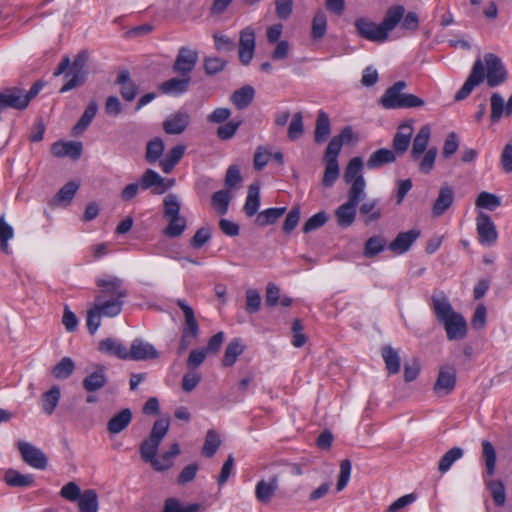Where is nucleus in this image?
<instances>
[{"label":"nucleus","instance_id":"obj_1","mask_svg":"<svg viewBox=\"0 0 512 512\" xmlns=\"http://www.w3.org/2000/svg\"><path fill=\"white\" fill-rule=\"evenodd\" d=\"M98 290L93 306L87 312V329L90 334H95L101 325V318H113L118 316L128 297L129 292L124 280L113 275L96 279Z\"/></svg>","mask_w":512,"mask_h":512},{"label":"nucleus","instance_id":"obj_2","mask_svg":"<svg viewBox=\"0 0 512 512\" xmlns=\"http://www.w3.org/2000/svg\"><path fill=\"white\" fill-rule=\"evenodd\" d=\"M508 79V72L500 57L494 53H486L483 59H476L470 75L460 90L455 94V101L466 99L473 89L486 80L490 88L497 87Z\"/></svg>","mask_w":512,"mask_h":512},{"label":"nucleus","instance_id":"obj_3","mask_svg":"<svg viewBox=\"0 0 512 512\" xmlns=\"http://www.w3.org/2000/svg\"><path fill=\"white\" fill-rule=\"evenodd\" d=\"M431 301L436 319L444 327L447 339H464L467 335V322L462 314L454 311L445 293L432 295Z\"/></svg>","mask_w":512,"mask_h":512},{"label":"nucleus","instance_id":"obj_4","mask_svg":"<svg viewBox=\"0 0 512 512\" xmlns=\"http://www.w3.org/2000/svg\"><path fill=\"white\" fill-rule=\"evenodd\" d=\"M406 88L405 81H397L385 90L379 100L380 105L385 109H409L424 106L425 101L414 94L405 93Z\"/></svg>","mask_w":512,"mask_h":512},{"label":"nucleus","instance_id":"obj_5","mask_svg":"<svg viewBox=\"0 0 512 512\" xmlns=\"http://www.w3.org/2000/svg\"><path fill=\"white\" fill-rule=\"evenodd\" d=\"M176 304L182 310L185 319L177 348V354L182 355L191 344L190 338L196 339L198 337L199 325L195 318L193 308L185 300L178 299Z\"/></svg>","mask_w":512,"mask_h":512},{"label":"nucleus","instance_id":"obj_6","mask_svg":"<svg viewBox=\"0 0 512 512\" xmlns=\"http://www.w3.org/2000/svg\"><path fill=\"white\" fill-rule=\"evenodd\" d=\"M88 61L89 53L87 50L80 51L74 57L72 64L70 63V71L65 75V78H68L70 75L71 78L61 87L60 93L68 92L85 82L88 74L86 70Z\"/></svg>","mask_w":512,"mask_h":512},{"label":"nucleus","instance_id":"obj_7","mask_svg":"<svg viewBox=\"0 0 512 512\" xmlns=\"http://www.w3.org/2000/svg\"><path fill=\"white\" fill-rule=\"evenodd\" d=\"M16 445L22 460L27 465L38 470L46 469L48 465V458L40 448L23 440H19Z\"/></svg>","mask_w":512,"mask_h":512},{"label":"nucleus","instance_id":"obj_8","mask_svg":"<svg viewBox=\"0 0 512 512\" xmlns=\"http://www.w3.org/2000/svg\"><path fill=\"white\" fill-rule=\"evenodd\" d=\"M199 59L197 50L182 46L178 50V54L172 65V71L179 76H191V72L195 69Z\"/></svg>","mask_w":512,"mask_h":512},{"label":"nucleus","instance_id":"obj_9","mask_svg":"<svg viewBox=\"0 0 512 512\" xmlns=\"http://www.w3.org/2000/svg\"><path fill=\"white\" fill-rule=\"evenodd\" d=\"M456 386V369L450 365L441 366L438 377L434 383L433 391L438 397L452 393Z\"/></svg>","mask_w":512,"mask_h":512},{"label":"nucleus","instance_id":"obj_10","mask_svg":"<svg viewBox=\"0 0 512 512\" xmlns=\"http://www.w3.org/2000/svg\"><path fill=\"white\" fill-rule=\"evenodd\" d=\"M283 476L282 471H276L268 479H261L255 486V497L263 504L271 502L279 487V479Z\"/></svg>","mask_w":512,"mask_h":512},{"label":"nucleus","instance_id":"obj_11","mask_svg":"<svg viewBox=\"0 0 512 512\" xmlns=\"http://www.w3.org/2000/svg\"><path fill=\"white\" fill-rule=\"evenodd\" d=\"M354 24L362 38L378 43L386 41L385 33L382 32L380 24H376L367 18H358Z\"/></svg>","mask_w":512,"mask_h":512},{"label":"nucleus","instance_id":"obj_12","mask_svg":"<svg viewBox=\"0 0 512 512\" xmlns=\"http://www.w3.org/2000/svg\"><path fill=\"white\" fill-rule=\"evenodd\" d=\"M159 357V353L156 348L143 341L140 338H136L131 343V347L128 350V359L133 361H145L150 359H156Z\"/></svg>","mask_w":512,"mask_h":512},{"label":"nucleus","instance_id":"obj_13","mask_svg":"<svg viewBox=\"0 0 512 512\" xmlns=\"http://www.w3.org/2000/svg\"><path fill=\"white\" fill-rule=\"evenodd\" d=\"M160 444V442L148 437L140 444L139 448L141 459L144 462L150 463L156 471L167 469V464H162L160 459H156Z\"/></svg>","mask_w":512,"mask_h":512},{"label":"nucleus","instance_id":"obj_14","mask_svg":"<svg viewBox=\"0 0 512 512\" xmlns=\"http://www.w3.org/2000/svg\"><path fill=\"white\" fill-rule=\"evenodd\" d=\"M28 104L29 98H25L22 90L18 88H7L0 92V110L4 108L23 110Z\"/></svg>","mask_w":512,"mask_h":512},{"label":"nucleus","instance_id":"obj_15","mask_svg":"<svg viewBox=\"0 0 512 512\" xmlns=\"http://www.w3.org/2000/svg\"><path fill=\"white\" fill-rule=\"evenodd\" d=\"M255 49V32L252 28L247 27L240 33L239 40V60L243 65H248L253 56Z\"/></svg>","mask_w":512,"mask_h":512},{"label":"nucleus","instance_id":"obj_16","mask_svg":"<svg viewBox=\"0 0 512 512\" xmlns=\"http://www.w3.org/2000/svg\"><path fill=\"white\" fill-rule=\"evenodd\" d=\"M454 199V189L447 184L442 185L432 206V216L435 218L442 216L452 206Z\"/></svg>","mask_w":512,"mask_h":512},{"label":"nucleus","instance_id":"obj_17","mask_svg":"<svg viewBox=\"0 0 512 512\" xmlns=\"http://www.w3.org/2000/svg\"><path fill=\"white\" fill-rule=\"evenodd\" d=\"M476 221L479 242L487 245L493 244L497 240V231L491 217L485 213H481L478 215Z\"/></svg>","mask_w":512,"mask_h":512},{"label":"nucleus","instance_id":"obj_18","mask_svg":"<svg viewBox=\"0 0 512 512\" xmlns=\"http://www.w3.org/2000/svg\"><path fill=\"white\" fill-rule=\"evenodd\" d=\"M190 116L186 111L179 110L166 118L163 122V129L167 134L178 135L188 127Z\"/></svg>","mask_w":512,"mask_h":512},{"label":"nucleus","instance_id":"obj_19","mask_svg":"<svg viewBox=\"0 0 512 512\" xmlns=\"http://www.w3.org/2000/svg\"><path fill=\"white\" fill-rule=\"evenodd\" d=\"M191 76L170 78L159 85V90L166 95L180 96L189 90Z\"/></svg>","mask_w":512,"mask_h":512},{"label":"nucleus","instance_id":"obj_20","mask_svg":"<svg viewBox=\"0 0 512 512\" xmlns=\"http://www.w3.org/2000/svg\"><path fill=\"white\" fill-rule=\"evenodd\" d=\"M94 368V371L82 381V386L88 393L102 389L107 383L106 367L102 364H96Z\"/></svg>","mask_w":512,"mask_h":512},{"label":"nucleus","instance_id":"obj_21","mask_svg":"<svg viewBox=\"0 0 512 512\" xmlns=\"http://www.w3.org/2000/svg\"><path fill=\"white\" fill-rule=\"evenodd\" d=\"M420 236V231L417 229H411L406 232H400L396 238L389 244L388 248L396 253L403 254L407 252L412 244Z\"/></svg>","mask_w":512,"mask_h":512},{"label":"nucleus","instance_id":"obj_22","mask_svg":"<svg viewBox=\"0 0 512 512\" xmlns=\"http://www.w3.org/2000/svg\"><path fill=\"white\" fill-rule=\"evenodd\" d=\"M338 156L336 154H330L325 150L323 160L325 162V170L322 178V184L325 187H331L339 177V164Z\"/></svg>","mask_w":512,"mask_h":512},{"label":"nucleus","instance_id":"obj_23","mask_svg":"<svg viewBox=\"0 0 512 512\" xmlns=\"http://www.w3.org/2000/svg\"><path fill=\"white\" fill-rule=\"evenodd\" d=\"M115 83L120 86V94L124 100L131 102L135 99L138 93V86L132 81L128 70L120 71Z\"/></svg>","mask_w":512,"mask_h":512},{"label":"nucleus","instance_id":"obj_24","mask_svg":"<svg viewBox=\"0 0 512 512\" xmlns=\"http://www.w3.org/2000/svg\"><path fill=\"white\" fill-rule=\"evenodd\" d=\"M405 13V8L402 5H395L386 11L380 27L384 31L386 40L389 37V32L392 31L402 20Z\"/></svg>","mask_w":512,"mask_h":512},{"label":"nucleus","instance_id":"obj_25","mask_svg":"<svg viewBox=\"0 0 512 512\" xmlns=\"http://www.w3.org/2000/svg\"><path fill=\"white\" fill-rule=\"evenodd\" d=\"M98 350L101 353L116 356L119 359H128V349L114 338H105L98 344Z\"/></svg>","mask_w":512,"mask_h":512},{"label":"nucleus","instance_id":"obj_26","mask_svg":"<svg viewBox=\"0 0 512 512\" xmlns=\"http://www.w3.org/2000/svg\"><path fill=\"white\" fill-rule=\"evenodd\" d=\"M430 133V127L428 125H424L415 136L410 153V156L414 161L419 160L421 155L426 151L430 139Z\"/></svg>","mask_w":512,"mask_h":512},{"label":"nucleus","instance_id":"obj_27","mask_svg":"<svg viewBox=\"0 0 512 512\" xmlns=\"http://www.w3.org/2000/svg\"><path fill=\"white\" fill-rule=\"evenodd\" d=\"M356 139L355 134L353 132V128L351 126H345L340 134L334 136L330 142L328 143V146L326 148V151H328L330 154H336L339 155L342 149V146L345 143L352 142Z\"/></svg>","mask_w":512,"mask_h":512},{"label":"nucleus","instance_id":"obj_28","mask_svg":"<svg viewBox=\"0 0 512 512\" xmlns=\"http://www.w3.org/2000/svg\"><path fill=\"white\" fill-rule=\"evenodd\" d=\"M132 421V411L129 408L122 409L107 423V430L111 434H118L125 430Z\"/></svg>","mask_w":512,"mask_h":512},{"label":"nucleus","instance_id":"obj_29","mask_svg":"<svg viewBox=\"0 0 512 512\" xmlns=\"http://www.w3.org/2000/svg\"><path fill=\"white\" fill-rule=\"evenodd\" d=\"M4 481L10 487H30L34 484L35 478L32 474H22L15 469H8L4 474Z\"/></svg>","mask_w":512,"mask_h":512},{"label":"nucleus","instance_id":"obj_30","mask_svg":"<svg viewBox=\"0 0 512 512\" xmlns=\"http://www.w3.org/2000/svg\"><path fill=\"white\" fill-rule=\"evenodd\" d=\"M396 161V154L394 151L380 148L373 152L367 160V167L369 169H377L385 164H390Z\"/></svg>","mask_w":512,"mask_h":512},{"label":"nucleus","instance_id":"obj_31","mask_svg":"<svg viewBox=\"0 0 512 512\" xmlns=\"http://www.w3.org/2000/svg\"><path fill=\"white\" fill-rule=\"evenodd\" d=\"M331 133V123L329 116L323 110L318 111L315 131H314V141L318 144L325 142Z\"/></svg>","mask_w":512,"mask_h":512},{"label":"nucleus","instance_id":"obj_32","mask_svg":"<svg viewBox=\"0 0 512 512\" xmlns=\"http://www.w3.org/2000/svg\"><path fill=\"white\" fill-rule=\"evenodd\" d=\"M186 150L185 145H177L167 152L165 157L160 161L159 166L162 171L166 174L172 172L174 167L182 159Z\"/></svg>","mask_w":512,"mask_h":512},{"label":"nucleus","instance_id":"obj_33","mask_svg":"<svg viewBox=\"0 0 512 512\" xmlns=\"http://www.w3.org/2000/svg\"><path fill=\"white\" fill-rule=\"evenodd\" d=\"M357 205L345 202L335 210L337 224L342 228L351 226L356 218Z\"/></svg>","mask_w":512,"mask_h":512},{"label":"nucleus","instance_id":"obj_34","mask_svg":"<svg viewBox=\"0 0 512 512\" xmlns=\"http://www.w3.org/2000/svg\"><path fill=\"white\" fill-rule=\"evenodd\" d=\"M254 96V88L250 85H246L234 91L230 97V100L236 106L237 109L243 110L252 103Z\"/></svg>","mask_w":512,"mask_h":512},{"label":"nucleus","instance_id":"obj_35","mask_svg":"<svg viewBox=\"0 0 512 512\" xmlns=\"http://www.w3.org/2000/svg\"><path fill=\"white\" fill-rule=\"evenodd\" d=\"M381 356L389 374H396L400 371L401 358L396 349L385 345L381 349Z\"/></svg>","mask_w":512,"mask_h":512},{"label":"nucleus","instance_id":"obj_36","mask_svg":"<svg viewBox=\"0 0 512 512\" xmlns=\"http://www.w3.org/2000/svg\"><path fill=\"white\" fill-rule=\"evenodd\" d=\"M260 206V187L258 183H253L248 187V194L244 205V212L247 217L254 216Z\"/></svg>","mask_w":512,"mask_h":512},{"label":"nucleus","instance_id":"obj_37","mask_svg":"<svg viewBox=\"0 0 512 512\" xmlns=\"http://www.w3.org/2000/svg\"><path fill=\"white\" fill-rule=\"evenodd\" d=\"M97 111L98 104L95 101H91L85 108L78 122L73 127V132L75 135H79L86 130V128L91 124L92 120L96 116Z\"/></svg>","mask_w":512,"mask_h":512},{"label":"nucleus","instance_id":"obj_38","mask_svg":"<svg viewBox=\"0 0 512 512\" xmlns=\"http://www.w3.org/2000/svg\"><path fill=\"white\" fill-rule=\"evenodd\" d=\"M80 512H98V495L94 489H86L78 500Z\"/></svg>","mask_w":512,"mask_h":512},{"label":"nucleus","instance_id":"obj_39","mask_svg":"<svg viewBox=\"0 0 512 512\" xmlns=\"http://www.w3.org/2000/svg\"><path fill=\"white\" fill-rule=\"evenodd\" d=\"M243 351L244 346L242 345L241 340L238 338L233 339L226 346L224 356L222 358V365L225 367L232 366Z\"/></svg>","mask_w":512,"mask_h":512},{"label":"nucleus","instance_id":"obj_40","mask_svg":"<svg viewBox=\"0 0 512 512\" xmlns=\"http://www.w3.org/2000/svg\"><path fill=\"white\" fill-rule=\"evenodd\" d=\"M60 396V388L56 385L52 386L47 392H45L41 398L43 411L48 415L52 414L59 403Z\"/></svg>","mask_w":512,"mask_h":512},{"label":"nucleus","instance_id":"obj_41","mask_svg":"<svg viewBox=\"0 0 512 512\" xmlns=\"http://www.w3.org/2000/svg\"><path fill=\"white\" fill-rule=\"evenodd\" d=\"M348 190V200L351 204L357 205L365 197L366 182L363 175L357 176Z\"/></svg>","mask_w":512,"mask_h":512},{"label":"nucleus","instance_id":"obj_42","mask_svg":"<svg viewBox=\"0 0 512 512\" xmlns=\"http://www.w3.org/2000/svg\"><path fill=\"white\" fill-rule=\"evenodd\" d=\"M164 183V178L160 176L156 171L147 169L140 178V186L142 189H152V192L156 194L158 188Z\"/></svg>","mask_w":512,"mask_h":512},{"label":"nucleus","instance_id":"obj_43","mask_svg":"<svg viewBox=\"0 0 512 512\" xmlns=\"http://www.w3.org/2000/svg\"><path fill=\"white\" fill-rule=\"evenodd\" d=\"M286 212V207L269 208L257 215L256 223L259 226H267L276 223Z\"/></svg>","mask_w":512,"mask_h":512},{"label":"nucleus","instance_id":"obj_44","mask_svg":"<svg viewBox=\"0 0 512 512\" xmlns=\"http://www.w3.org/2000/svg\"><path fill=\"white\" fill-rule=\"evenodd\" d=\"M386 245L387 241L383 236H372L365 242L363 254L366 258H373L381 253Z\"/></svg>","mask_w":512,"mask_h":512},{"label":"nucleus","instance_id":"obj_45","mask_svg":"<svg viewBox=\"0 0 512 512\" xmlns=\"http://www.w3.org/2000/svg\"><path fill=\"white\" fill-rule=\"evenodd\" d=\"M327 29V17L322 10H317L314 14L311 27V37L313 40H319L324 37Z\"/></svg>","mask_w":512,"mask_h":512},{"label":"nucleus","instance_id":"obj_46","mask_svg":"<svg viewBox=\"0 0 512 512\" xmlns=\"http://www.w3.org/2000/svg\"><path fill=\"white\" fill-rule=\"evenodd\" d=\"M230 200L229 190H219L212 194L211 205L220 215H224L228 211Z\"/></svg>","mask_w":512,"mask_h":512},{"label":"nucleus","instance_id":"obj_47","mask_svg":"<svg viewBox=\"0 0 512 512\" xmlns=\"http://www.w3.org/2000/svg\"><path fill=\"white\" fill-rule=\"evenodd\" d=\"M165 149L164 142L161 138L156 137L149 141L146 146L145 159L148 163H155L160 159Z\"/></svg>","mask_w":512,"mask_h":512},{"label":"nucleus","instance_id":"obj_48","mask_svg":"<svg viewBox=\"0 0 512 512\" xmlns=\"http://www.w3.org/2000/svg\"><path fill=\"white\" fill-rule=\"evenodd\" d=\"M482 456L485 461L486 472L489 476H492L496 466V451L488 440L482 441Z\"/></svg>","mask_w":512,"mask_h":512},{"label":"nucleus","instance_id":"obj_49","mask_svg":"<svg viewBox=\"0 0 512 512\" xmlns=\"http://www.w3.org/2000/svg\"><path fill=\"white\" fill-rule=\"evenodd\" d=\"M220 445L221 439L218 433L214 430H208L202 447V454L207 458H211L215 455Z\"/></svg>","mask_w":512,"mask_h":512},{"label":"nucleus","instance_id":"obj_50","mask_svg":"<svg viewBox=\"0 0 512 512\" xmlns=\"http://www.w3.org/2000/svg\"><path fill=\"white\" fill-rule=\"evenodd\" d=\"M464 454V451L460 447H453L447 451L440 459L438 464V470L440 473H446L455 461L460 459Z\"/></svg>","mask_w":512,"mask_h":512},{"label":"nucleus","instance_id":"obj_51","mask_svg":"<svg viewBox=\"0 0 512 512\" xmlns=\"http://www.w3.org/2000/svg\"><path fill=\"white\" fill-rule=\"evenodd\" d=\"M490 106V120L492 123H497L500 121L503 114H505L506 104L504 102L503 97L497 92L492 93L490 97Z\"/></svg>","mask_w":512,"mask_h":512},{"label":"nucleus","instance_id":"obj_52","mask_svg":"<svg viewBox=\"0 0 512 512\" xmlns=\"http://www.w3.org/2000/svg\"><path fill=\"white\" fill-rule=\"evenodd\" d=\"M74 370V361L70 357H64L53 367L52 374L56 379H67L73 374Z\"/></svg>","mask_w":512,"mask_h":512},{"label":"nucleus","instance_id":"obj_53","mask_svg":"<svg viewBox=\"0 0 512 512\" xmlns=\"http://www.w3.org/2000/svg\"><path fill=\"white\" fill-rule=\"evenodd\" d=\"M169 224L164 229L163 233L172 238H176L182 235L186 228V219L184 217L176 216L169 217Z\"/></svg>","mask_w":512,"mask_h":512},{"label":"nucleus","instance_id":"obj_54","mask_svg":"<svg viewBox=\"0 0 512 512\" xmlns=\"http://www.w3.org/2000/svg\"><path fill=\"white\" fill-rule=\"evenodd\" d=\"M164 218L176 217L180 215L181 204L176 194L170 193L163 199Z\"/></svg>","mask_w":512,"mask_h":512},{"label":"nucleus","instance_id":"obj_55","mask_svg":"<svg viewBox=\"0 0 512 512\" xmlns=\"http://www.w3.org/2000/svg\"><path fill=\"white\" fill-rule=\"evenodd\" d=\"M487 487L495 505L498 507L503 506L506 501L505 486L503 482L501 480H491L487 483Z\"/></svg>","mask_w":512,"mask_h":512},{"label":"nucleus","instance_id":"obj_56","mask_svg":"<svg viewBox=\"0 0 512 512\" xmlns=\"http://www.w3.org/2000/svg\"><path fill=\"white\" fill-rule=\"evenodd\" d=\"M14 236L13 228L5 221L4 215L0 216V248L5 254L10 253L8 241Z\"/></svg>","mask_w":512,"mask_h":512},{"label":"nucleus","instance_id":"obj_57","mask_svg":"<svg viewBox=\"0 0 512 512\" xmlns=\"http://www.w3.org/2000/svg\"><path fill=\"white\" fill-rule=\"evenodd\" d=\"M169 426V417L157 419L152 426L149 437L161 443L169 430Z\"/></svg>","mask_w":512,"mask_h":512},{"label":"nucleus","instance_id":"obj_58","mask_svg":"<svg viewBox=\"0 0 512 512\" xmlns=\"http://www.w3.org/2000/svg\"><path fill=\"white\" fill-rule=\"evenodd\" d=\"M227 65V61L219 57H205L203 68L208 76H213L223 71Z\"/></svg>","mask_w":512,"mask_h":512},{"label":"nucleus","instance_id":"obj_59","mask_svg":"<svg viewBox=\"0 0 512 512\" xmlns=\"http://www.w3.org/2000/svg\"><path fill=\"white\" fill-rule=\"evenodd\" d=\"M199 507V504L183 506L178 499L168 498L164 502L162 512H197Z\"/></svg>","mask_w":512,"mask_h":512},{"label":"nucleus","instance_id":"obj_60","mask_svg":"<svg viewBox=\"0 0 512 512\" xmlns=\"http://www.w3.org/2000/svg\"><path fill=\"white\" fill-rule=\"evenodd\" d=\"M363 168V161L360 157L352 158L344 171V181L346 183L353 182L357 176L361 175L360 172Z\"/></svg>","mask_w":512,"mask_h":512},{"label":"nucleus","instance_id":"obj_61","mask_svg":"<svg viewBox=\"0 0 512 512\" xmlns=\"http://www.w3.org/2000/svg\"><path fill=\"white\" fill-rule=\"evenodd\" d=\"M304 133L303 116L301 112H296L288 127V138L292 141L300 138Z\"/></svg>","mask_w":512,"mask_h":512},{"label":"nucleus","instance_id":"obj_62","mask_svg":"<svg viewBox=\"0 0 512 512\" xmlns=\"http://www.w3.org/2000/svg\"><path fill=\"white\" fill-rule=\"evenodd\" d=\"M328 221V215L324 211H320L315 215L311 216L303 225L302 231L304 233H310L316 229H319Z\"/></svg>","mask_w":512,"mask_h":512},{"label":"nucleus","instance_id":"obj_63","mask_svg":"<svg viewBox=\"0 0 512 512\" xmlns=\"http://www.w3.org/2000/svg\"><path fill=\"white\" fill-rule=\"evenodd\" d=\"M79 185L73 181L66 183L63 187L60 188L58 193L55 196V199L58 202H67L70 203L74 198Z\"/></svg>","mask_w":512,"mask_h":512},{"label":"nucleus","instance_id":"obj_64","mask_svg":"<svg viewBox=\"0 0 512 512\" xmlns=\"http://www.w3.org/2000/svg\"><path fill=\"white\" fill-rule=\"evenodd\" d=\"M261 307L260 293L255 289H248L246 291V311L250 314L256 313Z\"/></svg>","mask_w":512,"mask_h":512}]
</instances>
